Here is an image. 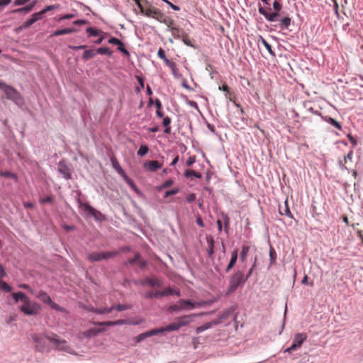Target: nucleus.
I'll return each instance as SVG.
<instances>
[{"label":"nucleus","mask_w":363,"mask_h":363,"mask_svg":"<svg viewBox=\"0 0 363 363\" xmlns=\"http://www.w3.org/2000/svg\"><path fill=\"white\" fill-rule=\"evenodd\" d=\"M140 11L144 16L152 18L158 21L162 16V12L159 9L153 6L147 0H134Z\"/></svg>","instance_id":"nucleus-1"},{"label":"nucleus","mask_w":363,"mask_h":363,"mask_svg":"<svg viewBox=\"0 0 363 363\" xmlns=\"http://www.w3.org/2000/svg\"><path fill=\"white\" fill-rule=\"evenodd\" d=\"M0 89L4 91L8 99L13 101L16 105L21 106L23 104V97L19 91L13 86L0 82Z\"/></svg>","instance_id":"nucleus-2"},{"label":"nucleus","mask_w":363,"mask_h":363,"mask_svg":"<svg viewBox=\"0 0 363 363\" xmlns=\"http://www.w3.org/2000/svg\"><path fill=\"white\" fill-rule=\"evenodd\" d=\"M246 281L247 277H245V274L242 271L235 272L230 279L226 295H230L233 293L238 287L242 286Z\"/></svg>","instance_id":"nucleus-3"},{"label":"nucleus","mask_w":363,"mask_h":363,"mask_svg":"<svg viewBox=\"0 0 363 363\" xmlns=\"http://www.w3.org/2000/svg\"><path fill=\"white\" fill-rule=\"evenodd\" d=\"M48 340L50 342L53 344L56 350L64 351L69 354H74V350L69 346L67 341L60 339L56 334L50 333V336L48 337Z\"/></svg>","instance_id":"nucleus-4"},{"label":"nucleus","mask_w":363,"mask_h":363,"mask_svg":"<svg viewBox=\"0 0 363 363\" xmlns=\"http://www.w3.org/2000/svg\"><path fill=\"white\" fill-rule=\"evenodd\" d=\"M273 8L274 10V12H269L267 10V9L259 6V12L262 15H263L265 18L270 22H274L277 20V17L279 16V13L282 9L281 4L277 1L275 0L273 3Z\"/></svg>","instance_id":"nucleus-5"},{"label":"nucleus","mask_w":363,"mask_h":363,"mask_svg":"<svg viewBox=\"0 0 363 363\" xmlns=\"http://www.w3.org/2000/svg\"><path fill=\"white\" fill-rule=\"evenodd\" d=\"M20 311L27 315H36L41 311V306L38 303L31 301L28 298L20 307Z\"/></svg>","instance_id":"nucleus-6"},{"label":"nucleus","mask_w":363,"mask_h":363,"mask_svg":"<svg viewBox=\"0 0 363 363\" xmlns=\"http://www.w3.org/2000/svg\"><path fill=\"white\" fill-rule=\"evenodd\" d=\"M48 336H50V334L34 335L33 336V340L35 342V347L37 351L40 352L49 351V349L47 347V340H48Z\"/></svg>","instance_id":"nucleus-7"},{"label":"nucleus","mask_w":363,"mask_h":363,"mask_svg":"<svg viewBox=\"0 0 363 363\" xmlns=\"http://www.w3.org/2000/svg\"><path fill=\"white\" fill-rule=\"evenodd\" d=\"M79 208L84 217H94L98 220L99 217L101 215L99 211L91 207L89 204L82 203L80 201H79Z\"/></svg>","instance_id":"nucleus-8"},{"label":"nucleus","mask_w":363,"mask_h":363,"mask_svg":"<svg viewBox=\"0 0 363 363\" xmlns=\"http://www.w3.org/2000/svg\"><path fill=\"white\" fill-rule=\"evenodd\" d=\"M118 252H92L88 255V259L91 262H99L103 259H108L118 255Z\"/></svg>","instance_id":"nucleus-9"},{"label":"nucleus","mask_w":363,"mask_h":363,"mask_svg":"<svg viewBox=\"0 0 363 363\" xmlns=\"http://www.w3.org/2000/svg\"><path fill=\"white\" fill-rule=\"evenodd\" d=\"M35 295L40 301L49 305L51 308L60 311L63 310L58 304L51 300V298L46 292L40 291L37 294L35 293Z\"/></svg>","instance_id":"nucleus-10"},{"label":"nucleus","mask_w":363,"mask_h":363,"mask_svg":"<svg viewBox=\"0 0 363 363\" xmlns=\"http://www.w3.org/2000/svg\"><path fill=\"white\" fill-rule=\"evenodd\" d=\"M129 308H130V306L128 305L118 304L117 306H113L110 308H97L94 310V312H95L97 314H104L111 313L113 309H116L118 311H123Z\"/></svg>","instance_id":"nucleus-11"},{"label":"nucleus","mask_w":363,"mask_h":363,"mask_svg":"<svg viewBox=\"0 0 363 363\" xmlns=\"http://www.w3.org/2000/svg\"><path fill=\"white\" fill-rule=\"evenodd\" d=\"M307 336L304 333H298L295 335L294 341L291 347L286 350V352H289L291 350H295L297 347H299L304 340L306 339Z\"/></svg>","instance_id":"nucleus-12"},{"label":"nucleus","mask_w":363,"mask_h":363,"mask_svg":"<svg viewBox=\"0 0 363 363\" xmlns=\"http://www.w3.org/2000/svg\"><path fill=\"white\" fill-rule=\"evenodd\" d=\"M196 315L197 314H190L185 315L178 318L177 319V322L179 325V328H181L182 327L188 325L189 323L193 322L194 318L196 317Z\"/></svg>","instance_id":"nucleus-13"},{"label":"nucleus","mask_w":363,"mask_h":363,"mask_svg":"<svg viewBox=\"0 0 363 363\" xmlns=\"http://www.w3.org/2000/svg\"><path fill=\"white\" fill-rule=\"evenodd\" d=\"M179 303L182 308V310H189L195 308L196 306H201L203 305V303H193L190 300H184L181 299L179 301Z\"/></svg>","instance_id":"nucleus-14"},{"label":"nucleus","mask_w":363,"mask_h":363,"mask_svg":"<svg viewBox=\"0 0 363 363\" xmlns=\"http://www.w3.org/2000/svg\"><path fill=\"white\" fill-rule=\"evenodd\" d=\"M58 170L63 175L64 178L69 179L71 177L70 169L64 161H60L58 164Z\"/></svg>","instance_id":"nucleus-15"},{"label":"nucleus","mask_w":363,"mask_h":363,"mask_svg":"<svg viewBox=\"0 0 363 363\" xmlns=\"http://www.w3.org/2000/svg\"><path fill=\"white\" fill-rule=\"evenodd\" d=\"M353 157V150H351L347 155H345L344 160H339V166L342 169H347V164L352 162Z\"/></svg>","instance_id":"nucleus-16"},{"label":"nucleus","mask_w":363,"mask_h":363,"mask_svg":"<svg viewBox=\"0 0 363 363\" xmlns=\"http://www.w3.org/2000/svg\"><path fill=\"white\" fill-rule=\"evenodd\" d=\"M144 167L150 172H155L162 167V164L156 160L147 161L144 164Z\"/></svg>","instance_id":"nucleus-17"},{"label":"nucleus","mask_w":363,"mask_h":363,"mask_svg":"<svg viewBox=\"0 0 363 363\" xmlns=\"http://www.w3.org/2000/svg\"><path fill=\"white\" fill-rule=\"evenodd\" d=\"M157 332V335L164 332H172L178 330L179 329V325L177 324V320L174 323H170L166 327H162L160 328H155Z\"/></svg>","instance_id":"nucleus-18"},{"label":"nucleus","mask_w":363,"mask_h":363,"mask_svg":"<svg viewBox=\"0 0 363 363\" xmlns=\"http://www.w3.org/2000/svg\"><path fill=\"white\" fill-rule=\"evenodd\" d=\"M108 43L118 45V50L128 55V51L125 48L123 43L119 39L112 37L108 40Z\"/></svg>","instance_id":"nucleus-19"},{"label":"nucleus","mask_w":363,"mask_h":363,"mask_svg":"<svg viewBox=\"0 0 363 363\" xmlns=\"http://www.w3.org/2000/svg\"><path fill=\"white\" fill-rule=\"evenodd\" d=\"M233 312V308H228L226 311H223L221 314H220L217 319L213 320L214 322H218V325L220 324L224 320H227L232 315Z\"/></svg>","instance_id":"nucleus-20"},{"label":"nucleus","mask_w":363,"mask_h":363,"mask_svg":"<svg viewBox=\"0 0 363 363\" xmlns=\"http://www.w3.org/2000/svg\"><path fill=\"white\" fill-rule=\"evenodd\" d=\"M156 335H157V332L156 331V329H153L145 333H143L142 334H140L139 335L135 337L134 340L136 342H140L148 337H151Z\"/></svg>","instance_id":"nucleus-21"},{"label":"nucleus","mask_w":363,"mask_h":363,"mask_svg":"<svg viewBox=\"0 0 363 363\" xmlns=\"http://www.w3.org/2000/svg\"><path fill=\"white\" fill-rule=\"evenodd\" d=\"M206 239L208 245V255L210 257H213L214 254V239L211 235H206Z\"/></svg>","instance_id":"nucleus-22"},{"label":"nucleus","mask_w":363,"mask_h":363,"mask_svg":"<svg viewBox=\"0 0 363 363\" xmlns=\"http://www.w3.org/2000/svg\"><path fill=\"white\" fill-rule=\"evenodd\" d=\"M160 20H158L159 22L164 23L167 28L168 30H171L172 27H175L174 26V21L172 18L170 17H168L165 16L164 13H162V16L160 18Z\"/></svg>","instance_id":"nucleus-23"},{"label":"nucleus","mask_w":363,"mask_h":363,"mask_svg":"<svg viewBox=\"0 0 363 363\" xmlns=\"http://www.w3.org/2000/svg\"><path fill=\"white\" fill-rule=\"evenodd\" d=\"M238 250L236 249L235 250H233V252L231 253V258H230V261L228 264V265L227 266L226 269H225V272H230V270L235 266V264H236L237 262V260H238Z\"/></svg>","instance_id":"nucleus-24"},{"label":"nucleus","mask_w":363,"mask_h":363,"mask_svg":"<svg viewBox=\"0 0 363 363\" xmlns=\"http://www.w3.org/2000/svg\"><path fill=\"white\" fill-rule=\"evenodd\" d=\"M250 247L248 245H243L240 254V259L242 262H245Z\"/></svg>","instance_id":"nucleus-25"},{"label":"nucleus","mask_w":363,"mask_h":363,"mask_svg":"<svg viewBox=\"0 0 363 363\" xmlns=\"http://www.w3.org/2000/svg\"><path fill=\"white\" fill-rule=\"evenodd\" d=\"M217 325H218V322L216 323V322H214V320H212L211 322L203 324L201 326L198 327L196 329V332L197 334H199V333H201L203 332L204 330H208V329L212 328L213 326Z\"/></svg>","instance_id":"nucleus-26"},{"label":"nucleus","mask_w":363,"mask_h":363,"mask_svg":"<svg viewBox=\"0 0 363 363\" xmlns=\"http://www.w3.org/2000/svg\"><path fill=\"white\" fill-rule=\"evenodd\" d=\"M76 31H77V30L74 28H67L55 30L51 35V36H58V35H65V34H69L72 33H74Z\"/></svg>","instance_id":"nucleus-27"},{"label":"nucleus","mask_w":363,"mask_h":363,"mask_svg":"<svg viewBox=\"0 0 363 363\" xmlns=\"http://www.w3.org/2000/svg\"><path fill=\"white\" fill-rule=\"evenodd\" d=\"M160 291H161L162 296H169V295H173V294H175L177 296H180L179 291H176L175 289H174L171 287L166 288L165 289Z\"/></svg>","instance_id":"nucleus-28"},{"label":"nucleus","mask_w":363,"mask_h":363,"mask_svg":"<svg viewBox=\"0 0 363 363\" xmlns=\"http://www.w3.org/2000/svg\"><path fill=\"white\" fill-rule=\"evenodd\" d=\"M128 263L130 264L137 263L140 264L141 267H145L146 265V262L145 261L140 260V255L138 253H137L133 259H130L128 260Z\"/></svg>","instance_id":"nucleus-29"},{"label":"nucleus","mask_w":363,"mask_h":363,"mask_svg":"<svg viewBox=\"0 0 363 363\" xmlns=\"http://www.w3.org/2000/svg\"><path fill=\"white\" fill-rule=\"evenodd\" d=\"M181 40L187 46L196 48V46L193 43V40L191 39H190V38L189 37V35L186 33H182Z\"/></svg>","instance_id":"nucleus-30"},{"label":"nucleus","mask_w":363,"mask_h":363,"mask_svg":"<svg viewBox=\"0 0 363 363\" xmlns=\"http://www.w3.org/2000/svg\"><path fill=\"white\" fill-rule=\"evenodd\" d=\"M101 329L98 328H91L85 332L83 333V335L86 337H91L97 335L99 333H101Z\"/></svg>","instance_id":"nucleus-31"},{"label":"nucleus","mask_w":363,"mask_h":363,"mask_svg":"<svg viewBox=\"0 0 363 363\" xmlns=\"http://www.w3.org/2000/svg\"><path fill=\"white\" fill-rule=\"evenodd\" d=\"M145 282L151 286H161L162 285V281L157 278L147 279Z\"/></svg>","instance_id":"nucleus-32"},{"label":"nucleus","mask_w":363,"mask_h":363,"mask_svg":"<svg viewBox=\"0 0 363 363\" xmlns=\"http://www.w3.org/2000/svg\"><path fill=\"white\" fill-rule=\"evenodd\" d=\"M173 37L176 39H181V35L182 33H185L182 29L179 28L178 26L172 27L170 30Z\"/></svg>","instance_id":"nucleus-33"},{"label":"nucleus","mask_w":363,"mask_h":363,"mask_svg":"<svg viewBox=\"0 0 363 363\" xmlns=\"http://www.w3.org/2000/svg\"><path fill=\"white\" fill-rule=\"evenodd\" d=\"M284 204H285V206H284L283 210L279 208V213L281 215H285V216H287L288 217H289L291 218H293V215H292V213L290 211L287 200L285 201Z\"/></svg>","instance_id":"nucleus-34"},{"label":"nucleus","mask_w":363,"mask_h":363,"mask_svg":"<svg viewBox=\"0 0 363 363\" xmlns=\"http://www.w3.org/2000/svg\"><path fill=\"white\" fill-rule=\"evenodd\" d=\"M12 296L13 298V299L15 300V301H21L23 302H24L25 301H26L28 297L26 296V294L23 292H18V293H13L12 294Z\"/></svg>","instance_id":"nucleus-35"},{"label":"nucleus","mask_w":363,"mask_h":363,"mask_svg":"<svg viewBox=\"0 0 363 363\" xmlns=\"http://www.w3.org/2000/svg\"><path fill=\"white\" fill-rule=\"evenodd\" d=\"M34 7V3L23 8L17 9L13 11V13H29L30 12Z\"/></svg>","instance_id":"nucleus-36"},{"label":"nucleus","mask_w":363,"mask_h":363,"mask_svg":"<svg viewBox=\"0 0 363 363\" xmlns=\"http://www.w3.org/2000/svg\"><path fill=\"white\" fill-rule=\"evenodd\" d=\"M111 160L113 168L118 172V174H120L121 175H123L124 172L121 168V165L119 164V163L118 162V161L116 160V159L112 157Z\"/></svg>","instance_id":"nucleus-37"},{"label":"nucleus","mask_w":363,"mask_h":363,"mask_svg":"<svg viewBox=\"0 0 363 363\" xmlns=\"http://www.w3.org/2000/svg\"><path fill=\"white\" fill-rule=\"evenodd\" d=\"M97 54L95 50H87L83 53V59L88 60L94 57Z\"/></svg>","instance_id":"nucleus-38"},{"label":"nucleus","mask_w":363,"mask_h":363,"mask_svg":"<svg viewBox=\"0 0 363 363\" xmlns=\"http://www.w3.org/2000/svg\"><path fill=\"white\" fill-rule=\"evenodd\" d=\"M291 19L289 17H284L280 21V27L281 28H288L291 25Z\"/></svg>","instance_id":"nucleus-39"},{"label":"nucleus","mask_w":363,"mask_h":363,"mask_svg":"<svg viewBox=\"0 0 363 363\" xmlns=\"http://www.w3.org/2000/svg\"><path fill=\"white\" fill-rule=\"evenodd\" d=\"M164 63L167 66H168L171 69L172 73L174 76H176L177 75V65H176V63L169 60H166V62Z\"/></svg>","instance_id":"nucleus-40"},{"label":"nucleus","mask_w":363,"mask_h":363,"mask_svg":"<svg viewBox=\"0 0 363 363\" xmlns=\"http://www.w3.org/2000/svg\"><path fill=\"white\" fill-rule=\"evenodd\" d=\"M170 123H171V119L168 116L163 118L162 124L166 128L164 130L165 133H167V134L170 133V131H171V128L169 127Z\"/></svg>","instance_id":"nucleus-41"},{"label":"nucleus","mask_w":363,"mask_h":363,"mask_svg":"<svg viewBox=\"0 0 363 363\" xmlns=\"http://www.w3.org/2000/svg\"><path fill=\"white\" fill-rule=\"evenodd\" d=\"M184 176L186 177H195L196 178H201V174L199 172H196L191 169H186L184 172Z\"/></svg>","instance_id":"nucleus-42"},{"label":"nucleus","mask_w":363,"mask_h":363,"mask_svg":"<svg viewBox=\"0 0 363 363\" xmlns=\"http://www.w3.org/2000/svg\"><path fill=\"white\" fill-rule=\"evenodd\" d=\"M44 13L42 12V11L35 13L31 16V18H30L32 21L33 24L38 21V20H40L43 18Z\"/></svg>","instance_id":"nucleus-43"},{"label":"nucleus","mask_w":363,"mask_h":363,"mask_svg":"<svg viewBox=\"0 0 363 363\" xmlns=\"http://www.w3.org/2000/svg\"><path fill=\"white\" fill-rule=\"evenodd\" d=\"M0 290L5 292H11L12 291V287L5 281L0 280Z\"/></svg>","instance_id":"nucleus-44"},{"label":"nucleus","mask_w":363,"mask_h":363,"mask_svg":"<svg viewBox=\"0 0 363 363\" xmlns=\"http://www.w3.org/2000/svg\"><path fill=\"white\" fill-rule=\"evenodd\" d=\"M0 175L5 178H11L15 181H17V176L16 174L10 172H0Z\"/></svg>","instance_id":"nucleus-45"},{"label":"nucleus","mask_w":363,"mask_h":363,"mask_svg":"<svg viewBox=\"0 0 363 363\" xmlns=\"http://www.w3.org/2000/svg\"><path fill=\"white\" fill-rule=\"evenodd\" d=\"M149 151V147L146 145H142L140 147V149L138 151V155L140 157H143Z\"/></svg>","instance_id":"nucleus-46"},{"label":"nucleus","mask_w":363,"mask_h":363,"mask_svg":"<svg viewBox=\"0 0 363 363\" xmlns=\"http://www.w3.org/2000/svg\"><path fill=\"white\" fill-rule=\"evenodd\" d=\"M260 40H261L262 44L265 47V48L268 50V52L271 55H274V53L272 49V46L268 43V42L262 37H260Z\"/></svg>","instance_id":"nucleus-47"},{"label":"nucleus","mask_w":363,"mask_h":363,"mask_svg":"<svg viewBox=\"0 0 363 363\" xmlns=\"http://www.w3.org/2000/svg\"><path fill=\"white\" fill-rule=\"evenodd\" d=\"M269 257H270V265L273 264L275 262L277 259V252L273 247H271L269 250Z\"/></svg>","instance_id":"nucleus-48"},{"label":"nucleus","mask_w":363,"mask_h":363,"mask_svg":"<svg viewBox=\"0 0 363 363\" xmlns=\"http://www.w3.org/2000/svg\"><path fill=\"white\" fill-rule=\"evenodd\" d=\"M327 122L330 124H331L332 125L335 126V128H337L338 130H342V126H341V124L337 121L336 120L332 118H329L328 120H327Z\"/></svg>","instance_id":"nucleus-49"},{"label":"nucleus","mask_w":363,"mask_h":363,"mask_svg":"<svg viewBox=\"0 0 363 363\" xmlns=\"http://www.w3.org/2000/svg\"><path fill=\"white\" fill-rule=\"evenodd\" d=\"M146 297L148 298H160L162 297L161 296V291H150L146 294Z\"/></svg>","instance_id":"nucleus-50"},{"label":"nucleus","mask_w":363,"mask_h":363,"mask_svg":"<svg viewBox=\"0 0 363 363\" xmlns=\"http://www.w3.org/2000/svg\"><path fill=\"white\" fill-rule=\"evenodd\" d=\"M97 54L110 55L111 52L108 48H99L96 50Z\"/></svg>","instance_id":"nucleus-51"},{"label":"nucleus","mask_w":363,"mask_h":363,"mask_svg":"<svg viewBox=\"0 0 363 363\" xmlns=\"http://www.w3.org/2000/svg\"><path fill=\"white\" fill-rule=\"evenodd\" d=\"M257 257H255V259H254V262L252 265V267H250V269H249V271L247 272V274L245 275V277H247V279L251 276L254 269L257 266Z\"/></svg>","instance_id":"nucleus-52"},{"label":"nucleus","mask_w":363,"mask_h":363,"mask_svg":"<svg viewBox=\"0 0 363 363\" xmlns=\"http://www.w3.org/2000/svg\"><path fill=\"white\" fill-rule=\"evenodd\" d=\"M125 323V321L123 320H118L113 321V322L108 321V322H105V323H101L100 325H115L123 324Z\"/></svg>","instance_id":"nucleus-53"},{"label":"nucleus","mask_w":363,"mask_h":363,"mask_svg":"<svg viewBox=\"0 0 363 363\" xmlns=\"http://www.w3.org/2000/svg\"><path fill=\"white\" fill-rule=\"evenodd\" d=\"M86 32H87V33H89V35L90 36H97L99 35V30L94 29L93 28H91V27H89L86 29Z\"/></svg>","instance_id":"nucleus-54"},{"label":"nucleus","mask_w":363,"mask_h":363,"mask_svg":"<svg viewBox=\"0 0 363 363\" xmlns=\"http://www.w3.org/2000/svg\"><path fill=\"white\" fill-rule=\"evenodd\" d=\"M60 7L59 5L57 4H55V5H50V6H46L45 9H43L42 11V12L45 14V13H47L48 11H50L51 10H53V9H58Z\"/></svg>","instance_id":"nucleus-55"},{"label":"nucleus","mask_w":363,"mask_h":363,"mask_svg":"<svg viewBox=\"0 0 363 363\" xmlns=\"http://www.w3.org/2000/svg\"><path fill=\"white\" fill-rule=\"evenodd\" d=\"M157 55L160 58L164 60V62H166V60H168L167 57H166V55H165V52L164 50L160 48L159 50H158V52H157Z\"/></svg>","instance_id":"nucleus-56"},{"label":"nucleus","mask_w":363,"mask_h":363,"mask_svg":"<svg viewBox=\"0 0 363 363\" xmlns=\"http://www.w3.org/2000/svg\"><path fill=\"white\" fill-rule=\"evenodd\" d=\"M169 311L173 312V311H179L182 310V308L180 306V304L178 303L177 304L172 305L169 307Z\"/></svg>","instance_id":"nucleus-57"},{"label":"nucleus","mask_w":363,"mask_h":363,"mask_svg":"<svg viewBox=\"0 0 363 363\" xmlns=\"http://www.w3.org/2000/svg\"><path fill=\"white\" fill-rule=\"evenodd\" d=\"M33 24L32 21H30V19H28L27 20L26 22H24L18 28V30H23V29H26L27 28H28L29 26H30L31 25Z\"/></svg>","instance_id":"nucleus-58"},{"label":"nucleus","mask_w":363,"mask_h":363,"mask_svg":"<svg viewBox=\"0 0 363 363\" xmlns=\"http://www.w3.org/2000/svg\"><path fill=\"white\" fill-rule=\"evenodd\" d=\"M178 192H179V189H174L167 191L164 194V197L167 198V197H169L170 196L177 194Z\"/></svg>","instance_id":"nucleus-59"},{"label":"nucleus","mask_w":363,"mask_h":363,"mask_svg":"<svg viewBox=\"0 0 363 363\" xmlns=\"http://www.w3.org/2000/svg\"><path fill=\"white\" fill-rule=\"evenodd\" d=\"M74 17V14H72V13H69V14H66V15H64V16H60L59 18H58V21H60L62 20H65V19H71V18H73Z\"/></svg>","instance_id":"nucleus-60"},{"label":"nucleus","mask_w":363,"mask_h":363,"mask_svg":"<svg viewBox=\"0 0 363 363\" xmlns=\"http://www.w3.org/2000/svg\"><path fill=\"white\" fill-rule=\"evenodd\" d=\"M20 288L28 290L32 294H35V291L32 290L28 284H21L19 285Z\"/></svg>","instance_id":"nucleus-61"},{"label":"nucleus","mask_w":363,"mask_h":363,"mask_svg":"<svg viewBox=\"0 0 363 363\" xmlns=\"http://www.w3.org/2000/svg\"><path fill=\"white\" fill-rule=\"evenodd\" d=\"M347 138L352 144L353 147H355L357 145V140L352 135L349 134Z\"/></svg>","instance_id":"nucleus-62"},{"label":"nucleus","mask_w":363,"mask_h":363,"mask_svg":"<svg viewBox=\"0 0 363 363\" xmlns=\"http://www.w3.org/2000/svg\"><path fill=\"white\" fill-rule=\"evenodd\" d=\"M195 199H196V194H190L186 197V200L189 203L193 202Z\"/></svg>","instance_id":"nucleus-63"},{"label":"nucleus","mask_w":363,"mask_h":363,"mask_svg":"<svg viewBox=\"0 0 363 363\" xmlns=\"http://www.w3.org/2000/svg\"><path fill=\"white\" fill-rule=\"evenodd\" d=\"M172 184H173V181L172 179H169L164 182V184H162V187L168 188V187L171 186Z\"/></svg>","instance_id":"nucleus-64"}]
</instances>
